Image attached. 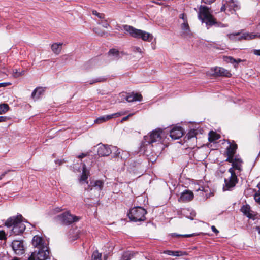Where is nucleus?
Listing matches in <instances>:
<instances>
[{"label": "nucleus", "mask_w": 260, "mask_h": 260, "mask_svg": "<svg viewBox=\"0 0 260 260\" xmlns=\"http://www.w3.org/2000/svg\"><path fill=\"white\" fill-rule=\"evenodd\" d=\"M212 13V11H211L208 7L201 5L198 12V18L202 22H205L207 27L213 25L219 27H226L228 26V25L226 24H225L217 22L213 16Z\"/></svg>", "instance_id": "nucleus-1"}, {"label": "nucleus", "mask_w": 260, "mask_h": 260, "mask_svg": "<svg viewBox=\"0 0 260 260\" xmlns=\"http://www.w3.org/2000/svg\"><path fill=\"white\" fill-rule=\"evenodd\" d=\"M120 28L123 29L125 31L128 33L129 35L134 38L139 39H141L144 41L151 42L153 39V36L151 34L141 29H139L134 27L128 25H122L121 27L118 26Z\"/></svg>", "instance_id": "nucleus-2"}, {"label": "nucleus", "mask_w": 260, "mask_h": 260, "mask_svg": "<svg viewBox=\"0 0 260 260\" xmlns=\"http://www.w3.org/2000/svg\"><path fill=\"white\" fill-rule=\"evenodd\" d=\"M22 218L21 215L10 217L5 222V225L7 227L13 226L12 232L15 235L23 233L25 230V225L22 222Z\"/></svg>", "instance_id": "nucleus-3"}, {"label": "nucleus", "mask_w": 260, "mask_h": 260, "mask_svg": "<svg viewBox=\"0 0 260 260\" xmlns=\"http://www.w3.org/2000/svg\"><path fill=\"white\" fill-rule=\"evenodd\" d=\"M146 214L147 211L144 208L138 206L132 208L127 215L131 221L138 222L145 220Z\"/></svg>", "instance_id": "nucleus-4"}, {"label": "nucleus", "mask_w": 260, "mask_h": 260, "mask_svg": "<svg viewBox=\"0 0 260 260\" xmlns=\"http://www.w3.org/2000/svg\"><path fill=\"white\" fill-rule=\"evenodd\" d=\"M162 131L160 129H156L153 131L149 135L144 137V143L146 145L151 144L155 142H161L162 139Z\"/></svg>", "instance_id": "nucleus-5"}, {"label": "nucleus", "mask_w": 260, "mask_h": 260, "mask_svg": "<svg viewBox=\"0 0 260 260\" xmlns=\"http://www.w3.org/2000/svg\"><path fill=\"white\" fill-rule=\"evenodd\" d=\"M55 219L62 224L69 225L77 221L79 218L72 215L69 212H66L56 216Z\"/></svg>", "instance_id": "nucleus-6"}, {"label": "nucleus", "mask_w": 260, "mask_h": 260, "mask_svg": "<svg viewBox=\"0 0 260 260\" xmlns=\"http://www.w3.org/2000/svg\"><path fill=\"white\" fill-rule=\"evenodd\" d=\"M104 186V182L102 180H92L90 182L88 187L86 188L87 190H94L95 193L99 194Z\"/></svg>", "instance_id": "nucleus-7"}, {"label": "nucleus", "mask_w": 260, "mask_h": 260, "mask_svg": "<svg viewBox=\"0 0 260 260\" xmlns=\"http://www.w3.org/2000/svg\"><path fill=\"white\" fill-rule=\"evenodd\" d=\"M34 253H35L36 258L37 259L46 260L49 258L50 252L47 245H45V246L38 248V251L37 254H36V252Z\"/></svg>", "instance_id": "nucleus-8"}, {"label": "nucleus", "mask_w": 260, "mask_h": 260, "mask_svg": "<svg viewBox=\"0 0 260 260\" xmlns=\"http://www.w3.org/2000/svg\"><path fill=\"white\" fill-rule=\"evenodd\" d=\"M12 248L15 253L18 255H21L24 253L23 241L20 240H13L12 242Z\"/></svg>", "instance_id": "nucleus-9"}, {"label": "nucleus", "mask_w": 260, "mask_h": 260, "mask_svg": "<svg viewBox=\"0 0 260 260\" xmlns=\"http://www.w3.org/2000/svg\"><path fill=\"white\" fill-rule=\"evenodd\" d=\"M225 185L223 186V190H231L238 182L237 176H230L229 178L224 179Z\"/></svg>", "instance_id": "nucleus-10"}, {"label": "nucleus", "mask_w": 260, "mask_h": 260, "mask_svg": "<svg viewBox=\"0 0 260 260\" xmlns=\"http://www.w3.org/2000/svg\"><path fill=\"white\" fill-rule=\"evenodd\" d=\"M111 146L101 144L98 148V153L100 156H107L112 153Z\"/></svg>", "instance_id": "nucleus-11"}, {"label": "nucleus", "mask_w": 260, "mask_h": 260, "mask_svg": "<svg viewBox=\"0 0 260 260\" xmlns=\"http://www.w3.org/2000/svg\"><path fill=\"white\" fill-rule=\"evenodd\" d=\"M212 71L213 72V74L216 76H224L229 77L231 76V74L228 70L221 67H216L212 69Z\"/></svg>", "instance_id": "nucleus-12"}, {"label": "nucleus", "mask_w": 260, "mask_h": 260, "mask_svg": "<svg viewBox=\"0 0 260 260\" xmlns=\"http://www.w3.org/2000/svg\"><path fill=\"white\" fill-rule=\"evenodd\" d=\"M184 132L181 127H174L170 132V136L172 139H179L183 135Z\"/></svg>", "instance_id": "nucleus-13"}, {"label": "nucleus", "mask_w": 260, "mask_h": 260, "mask_svg": "<svg viewBox=\"0 0 260 260\" xmlns=\"http://www.w3.org/2000/svg\"><path fill=\"white\" fill-rule=\"evenodd\" d=\"M193 194L192 191L186 190L181 193V196L178 199L179 202H188L191 201L193 198Z\"/></svg>", "instance_id": "nucleus-14"}, {"label": "nucleus", "mask_w": 260, "mask_h": 260, "mask_svg": "<svg viewBox=\"0 0 260 260\" xmlns=\"http://www.w3.org/2000/svg\"><path fill=\"white\" fill-rule=\"evenodd\" d=\"M181 35L184 38H191L193 34L191 32L188 23H182L181 25Z\"/></svg>", "instance_id": "nucleus-15"}, {"label": "nucleus", "mask_w": 260, "mask_h": 260, "mask_svg": "<svg viewBox=\"0 0 260 260\" xmlns=\"http://www.w3.org/2000/svg\"><path fill=\"white\" fill-rule=\"evenodd\" d=\"M32 244L33 246L38 249L41 248L45 245H47L46 243H45L43 239L40 236L38 235L35 236L32 240Z\"/></svg>", "instance_id": "nucleus-16"}, {"label": "nucleus", "mask_w": 260, "mask_h": 260, "mask_svg": "<svg viewBox=\"0 0 260 260\" xmlns=\"http://www.w3.org/2000/svg\"><path fill=\"white\" fill-rule=\"evenodd\" d=\"M142 96L141 94L134 92L128 93L125 98V100L128 102L141 101L142 100Z\"/></svg>", "instance_id": "nucleus-17"}, {"label": "nucleus", "mask_w": 260, "mask_h": 260, "mask_svg": "<svg viewBox=\"0 0 260 260\" xmlns=\"http://www.w3.org/2000/svg\"><path fill=\"white\" fill-rule=\"evenodd\" d=\"M226 5L227 7H228L229 11H230L231 13H233L236 10L240 9L238 2L237 1H234V0L226 1Z\"/></svg>", "instance_id": "nucleus-18"}, {"label": "nucleus", "mask_w": 260, "mask_h": 260, "mask_svg": "<svg viewBox=\"0 0 260 260\" xmlns=\"http://www.w3.org/2000/svg\"><path fill=\"white\" fill-rule=\"evenodd\" d=\"M182 213L186 218L190 220H193L196 216V212L192 209H184L183 210Z\"/></svg>", "instance_id": "nucleus-19"}, {"label": "nucleus", "mask_w": 260, "mask_h": 260, "mask_svg": "<svg viewBox=\"0 0 260 260\" xmlns=\"http://www.w3.org/2000/svg\"><path fill=\"white\" fill-rule=\"evenodd\" d=\"M44 91V90L42 87L36 88L31 93L32 98L35 100L38 99Z\"/></svg>", "instance_id": "nucleus-20"}, {"label": "nucleus", "mask_w": 260, "mask_h": 260, "mask_svg": "<svg viewBox=\"0 0 260 260\" xmlns=\"http://www.w3.org/2000/svg\"><path fill=\"white\" fill-rule=\"evenodd\" d=\"M62 43H54L51 45L52 51L56 54H59L62 49Z\"/></svg>", "instance_id": "nucleus-21"}, {"label": "nucleus", "mask_w": 260, "mask_h": 260, "mask_svg": "<svg viewBox=\"0 0 260 260\" xmlns=\"http://www.w3.org/2000/svg\"><path fill=\"white\" fill-rule=\"evenodd\" d=\"M237 149V145L236 144H230L226 148V154L234 155Z\"/></svg>", "instance_id": "nucleus-22"}, {"label": "nucleus", "mask_w": 260, "mask_h": 260, "mask_svg": "<svg viewBox=\"0 0 260 260\" xmlns=\"http://www.w3.org/2000/svg\"><path fill=\"white\" fill-rule=\"evenodd\" d=\"M242 160L239 158H235L234 161L233 162L232 167L234 169L238 170L239 171L241 170Z\"/></svg>", "instance_id": "nucleus-23"}, {"label": "nucleus", "mask_w": 260, "mask_h": 260, "mask_svg": "<svg viewBox=\"0 0 260 260\" xmlns=\"http://www.w3.org/2000/svg\"><path fill=\"white\" fill-rule=\"evenodd\" d=\"M219 138L220 136L214 132L211 131L209 133L208 140L211 142H214L219 139Z\"/></svg>", "instance_id": "nucleus-24"}, {"label": "nucleus", "mask_w": 260, "mask_h": 260, "mask_svg": "<svg viewBox=\"0 0 260 260\" xmlns=\"http://www.w3.org/2000/svg\"><path fill=\"white\" fill-rule=\"evenodd\" d=\"M111 119V115H104L101 116L97 119H96L94 121L95 123H102L103 122H106Z\"/></svg>", "instance_id": "nucleus-25"}, {"label": "nucleus", "mask_w": 260, "mask_h": 260, "mask_svg": "<svg viewBox=\"0 0 260 260\" xmlns=\"http://www.w3.org/2000/svg\"><path fill=\"white\" fill-rule=\"evenodd\" d=\"M241 211L248 218H251L252 214L250 213V207L248 205L243 206Z\"/></svg>", "instance_id": "nucleus-26"}, {"label": "nucleus", "mask_w": 260, "mask_h": 260, "mask_svg": "<svg viewBox=\"0 0 260 260\" xmlns=\"http://www.w3.org/2000/svg\"><path fill=\"white\" fill-rule=\"evenodd\" d=\"M109 56H112L113 59H118L119 57V52L115 49H111L108 52Z\"/></svg>", "instance_id": "nucleus-27"}, {"label": "nucleus", "mask_w": 260, "mask_h": 260, "mask_svg": "<svg viewBox=\"0 0 260 260\" xmlns=\"http://www.w3.org/2000/svg\"><path fill=\"white\" fill-rule=\"evenodd\" d=\"M237 41H241L242 40L251 39L252 38L250 37V34L249 33H244L241 35V32H240V35L237 37Z\"/></svg>", "instance_id": "nucleus-28"}, {"label": "nucleus", "mask_w": 260, "mask_h": 260, "mask_svg": "<svg viewBox=\"0 0 260 260\" xmlns=\"http://www.w3.org/2000/svg\"><path fill=\"white\" fill-rule=\"evenodd\" d=\"M106 80H107V78L104 77H98V78H96L95 79H92V80L89 81V83L90 85H92L95 83L104 82L106 81Z\"/></svg>", "instance_id": "nucleus-29"}, {"label": "nucleus", "mask_w": 260, "mask_h": 260, "mask_svg": "<svg viewBox=\"0 0 260 260\" xmlns=\"http://www.w3.org/2000/svg\"><path fill=\"white\" fill-rule=\"evenodd\" d=\"M134 255L135 253L130 252H124L121 257V260H130L134 256Z\"/></svg>", "instance_id": "nucleus-30"}, {"label": "nucleus", "mask_w": 260, "mask_h": 260, "mask_svg": "<svg viewBox=\"0 0 260 260\" xmlns=\"http://www.w3.org/2000/svg\"><path fill=\"white\" fill-rule=\"evenodd\" d=\"M96 63H97L96 59H95V58L89 60L88 62H87L85 63V67L86 69H89V68H92L95 66Z\"/></svg>", "instance_id": "nucleus-31"}, {"label": "nucleus", "mask_w": 260, "mask_h": 260, "mask_svg": "<svg viewBox=\"0 0 260 260\" xmlns=\"http://www.w3.org/2000/svg\"><path fill=\"white\" fill-rule=\"evenodd\" d=\"M197 133L194 129L190 130L185 137V139L186 140H190L192 138L196 137Z\"/></svg>", "instance_id": "nucleus-32"}, {"label": "nucleus", "mask_w": 260, "mask_h": 260, "mask_svg": "<svg viewBox=\"0 0 260 260\" xmlns=\"http://www.w3.org/2000/svg\"><path fill=\"white\" fill-rule=\"evenodd\" d=\"M170 235L173 237H177V238H179V237H193V236H194L197 235V234H194V233L192 234H185V235L178 234H176V233H172Z\"/></svg>", "instance_id": "nucleus-33"}, {"label": "nucleus", "mask_w": 260, "mask_h": 260, "mask_svg": "<svg viewBox=\"0 0 260 260\" xmlns=\"http://www.w3.org/2000/svg\"><path fill=\"white\" fill-rule=\"evenodd\" d=\"M240 35V32L236 33H231L227 35L228 38L233 41H237V37Z\"/></svg>", "instance_id": "nucleus-34"}, {"label": "nucleus", "mask_w": 260, "mask_h": 260, "mask_svg": "<svg viewBox=\"0 0 260 260\" xmlns=\"http://www.w3.org/2000/svg\"><path fill=\"white\" fill-rule=\"evenodd\" d=\"M226 61L231 63H236L237 64L243 61V60L241 59H235L231 56L226 57Z\"/></svg>", "instance_id": "nucleus-35"}, {"label": "nucleus", "mask_w": 260, "mask_h": 260, "mask_svg": "<svg viewBox=\"0 0 260 260\" xmlns=\"http://www.w3.org/2000/svg\"><path fill=\"white\" fill-rule=\"evenodd\" d=\"M112 153H113L114 157H119L120 153V150L116 146H111Z\"/></svg>", "instance_id": "nucleus-36"}, {"label": "nucleus", "mask_w": 260, "mask_h": 260, "mask_svg": "<svg viewBox=\"0 0 260 260\" xmlns=\"http://www.w3.org/2000/svg\"><path fill=\"white\" fill-rule=\"evenodd\" d=\"M9 110V106L7 104L0 105V114L6 113Z\"/></svg>", "instance_id": "nucleus-37"}, {"label": "nucleus", "mask_w": 260, "mask_h": 260, "mask_svg": "<svg viewBox=\"0 0 260 260\" xmlns=\"http://www.w3.org/2000/svg\"><path fill=\"white\" fill-rule=\"evenodd\" d=\"M102 254L98 252V251L93 252L92 255V260H101Z\"/></svg>", "instance_id": "nucleus-38"}, {"label": "nucleus", "mask_w": 260, "mask_h": 260, "mask_svg": "<svg viewBox=\"0 0 260 260\" xmlns=\"http://www.w3.org/2000/svg\"><path fill=\"white\" fill-rule=\"evenodd\" d=\"M88 178V175L86 174L85 165L84 164L83 167V172L81 178V180L82 181H86Z\"/></svg>", "instance_id": "nucleus-39"}, {"label": "nucleus", "mask_w": 260, "mask_h": 260, "mask_svg": "<svg viewBox=\"0 0 260 260\" xmlns=\"http://www.w3.org/2000/svg\"><path fill=\"white\" fill-rule=\"evenodd\" d=\"M92 14L98 16L100 19H104L105 18V14L103 13H100L98 12L96 10H93Z\"/></svg>", "instance_id": "nucleus-40"}, {"label": "nucleus", "mask_w": 260, "mask_h": 260, "mask_svg": "<svg viewBox=\"0 0 260 260\" xmlns=\"http://www.w3.org/2000/svg\"><path fill=\"white\" fill-rule=\"evenodd\" d=\"M254 198L255 202L260 204V189L259 188V190L257 192L255 193Z\"/></svg>", "instance_id": "nucleus-41"}, {"label": "nucleus", "mask_w": 260, "mask_h": 260, "mask_svg": "<svg viewBox=\"0 0 260 260\" xmlns=\"http://www.w3.org/2000/svg\"><path fill=\"white\" fill-rule=\"evenodd\" d=\"M179 18L183 20V22L182 23H187V18L185 13H182L179 15Z\"/></svg>", "instance_id": "nucleus-42"}, {"label": "nucleus", "mask_w": 260, "mask_h": 260, "mask_svg": "<svg viewBox=\"0 0 260 260\" xmlns=\"http://www.w3.org/2000/svg\"><path fill=\"white\" fill-rule=\"evenodd\" d=\"M187 253L185 251H175V256H181L186 255Z\"/></svg>", "instance_id": "nucleus-43"}, {"label": "nucleus", "mask_w": 260, "mask_h": 260, "mask_svg": "<svg viewBox=\"0 0 260 260\" xmlns=\"http://www.w3.org/2000/svg\"><path fill=\"white\" fill-rule=\"evenodd\" d=\"M125 112H117V113H114V114H111V119L113 117H119L121 115H123L124 114H125Z\"/></svg>", "instance_id": "nucleus-44"}, {"label": "nucleus", "mask_w": 260, "mask_h": 260, "mask_svg": "<svg viewBox=\"0 0 260 260\" xmlns=\"http://www.w3.org/2000/svg\"><path fill=\"white\" fill-rule=\"evenodd\" d=\"M164 253L168 254L169 255L175 256V251L172 250H165L163 252Z\"/></svg>", "instance_id": "nucleus-45"}, {"label": "nucleus", "mask_w": 260, "mask_h": 260, "mask_svg": "<svg viewBox=\"0 0 260 260\" xmlns=\"http://www.w3.org/2000/svg\"><path fill=\"white\" fill-rule=\"evenodd\" d=\"M94 31L95 32V33H96L98 35L101 36H102L103 35H104L105 34V32L103 31L100 30L98 28H96L94 29Z\"/></svg>", "instance_id": "nucleus-46"}, {"label": "nucleus", "mask_w": 260, "mask_h": 260, "mask_svg": "<svg viewBox=\"0 0 260 260\" xmlns=\"http://www.w3.org/2000/svg\"><path fill=\"white\" fill-rule=\"evenodd\" d=\"M228 156V157L225 160L226 161L232 162L233 164V162L234 161V155H227Z\"/></svg>", "instance_id": "nucleus-47"}, {"label": "nucleus", "mask_w": 260, "mask_h": 260, "mask_svg": "<svg viewBox=\"0 0 260 260\" xmlns=\"http://www.w3.org/2000/svg\"><path fill=\"white\" fill-rule=\"evenodd\" d=\"M234 168L232 167V168L229 169V172L231 173V176H237V175L235 172L234 170Z\"/></svg>", "instance_id": "nucleus-48"}, {"label": "nucleus", "mask_w": 260, "mask_h": 260, "mask_svg": "<svg viewBox=\"0 0 260 260\" xmlns=\"http://www.w3.org/2000/svg\"><path fill=\"white\" fill-rule=\"evenodd\" d=\"M6 239V234L4 231H0V240Z\"/></svg>", "instance_id": "nucleus-49"}, {"label": "nucleus", "mask_w": 260, "mask_h": 260, "mask_svg": "<svg viewBox=\"0 0 260 260\" xmlns=\"http://www.w3.org/2000/svg\"><path fill=\"white\" fill-rule=\"evenodd\" d=\"M98 23L100 24H101L102 25V26L106 28H107L109 26V24L106 21H105L103 23L98 22Z\"/></svg>", "instance_id": "nucleus-50"}, {"label": "nucleus", "mask_w": 260, "mask_h": 260, "mask_svg": "<svg viewBox=\"0 0 260 260\" xmlns=\"http://www.w3.org/2000/svg\"><path fill=\"white\" fill-rule=\"evenodd\" d=\"M215 0H202V2L206 4H211L214 2Z\"/></svg>", "instance_id": "nucleus-51"}, {"label": "nucleus", "mask_w": 260, "mask_h": 260, "mask_svg": "<svg viewBox=\"0 0 260 260\" xmlns=\"http://www.w3.org/2000/svg\"><path fill=\"white\" fill-rule=\"evenodd\" d=\"M133 115V114H129L128 115H127V116H125L124 117H123L122 119H121V122H123V121H126L128 119V118L132 116V115Z\"/></svg>", "instance_id": "nucleus-52"}, {"label": "nucleus", "mask_w": 260, "mask_h": 260, "mask_svg": "<svg viewBox=\"0 0 260 260\" xmlns=\"http://www.w3.org/2000/svg\"><path fill=\"white\" fill-rule=\"evenodd\" d=\"M211 229L212 231L216 235H217L219 233V231L216 229V227L214 225H212L211 226Z\"/></svg>", "instance_id": "nucleus-53"}, {"label": "nucleus", "mask_w": 260, "mask_h": 260, "mask_svg": "<svg viewBox=\"0 0 260 260\" xmlns=\"http://www.w3.org/2000/svg\"><path fill=\"white\" fill-rule=\"evenodd\" d=\"M88 155V153H81V154L79 155L77 157L78 158H80V159H82L85 157H86V156H87Z\"/></svg>", "instance_id": "nucleus-54"}, {"label": "nucleus", "mask_w": 260, "mask_h": 260, "mask_svg": "<svg viewBox=\"0 0 260 260\" xmlns=\"http://www.w3.org/2000/svg\"><path fill=\"white\" fill-rule=\"evenodd\" d=\"M10 85H11V83L9 82L0 83V87H6Z\"/></svg>", "instance_id": "nucleus-55"}, {"label": "nucleus", "mask_w": 260, "mask_h": 260, "mask_svg": "<svg viewBox=\"0 0 260 260\" xmlns=\"http://www.w3.org/2000/svg\"><path fill=\"white\" fill-rule=\"evenodd\" d=\"M19 73H20V72H19L17 69L13 70V74H14V76L15 77L17 78V77H19V76H17V75L19 74Z\"/></svg>", "instance_id": "nucleus-56"}, {"label": "nucleus", "mask_w": 260, "mask_h": 260, "mask_svg": "<svg viewBox=\"0 0 260 260\" xmlns=\"http://www.w3.org/2000/svg\"><path fill=\"white\" fill-rule=\"evenodd\" d=\"M228 8L227 7L226 3L225 4H224L222 6L221 8V11H225V10Z\"/></svg>", "instance_id": "nucleus-57"}, {"label": "nucleus", "mask_w": 260, "mask_h": 260, "mask_svg": "<svg viewBox=\"0 0 260 260\" xmlns=\"http://www.w3.org/2000/svg\"><path fill=\"white\" fill-rule=\"evenodd\" d=\"M253 52L254 54L257 55V56H260V49H259V50L254 49V50H253Z\"/></svg>", "instance_id": "nucleus-58"}, {"label": "nucleus", "mask_w": 260, "mask_h": 260, "mask_svg": "<svg viewBox=\"0 0 260 260\" xmlns=\"http://www.w3.org/2000/svg\"><path fill=\"white\" fill-rule=\"evenodd\" d=\"M10 171V170H7L5 172H4L3 173H2L1 175H0V180H2L3 179V177H4V176L8 173V172H9Z\"/></svg>", "instance_id": "nucleus-59"}, {"label": "nucleus", "mask_w": 260, "mask_h": 260, "mask_svg": "<svg viewBox=\"0 0 260 260\" xmlns=\"http://www.w3.org/2000/svg\"><path fill=\"white\" fill-rule=\"evenodd\" d=\"M134 51H137V52H140V53L142 52L141 49L140 47H135L134 48Z\"/></svg>", "instance_id": "nucleus-60"}, {"label": "nucleus", "mask_w": 260, "mask_h": 260, "mask_svg": "<svg viewBox=\"0 0 260 260\" xmlns=\"http://www.w3.org/2000/svg\"><path fill=\"white\" fill-rule=\"evenodd\" d=\"M7 117L6 116H0V122L6 121Z\"/></svg>", "instance_id": "nucleus-61"}, {"label": "nucleus", "mask_w": 260, "mask_h": 260, "mask_svg": "<svg viewBox=\"0 0 260 260\" xmlns=\"http://www.w3.org/2000/svg\"><path fill=\"white\" fill-rule=\"evenodd\" d=\"M253 229H255V231H257L258 233L260 235V226H256L255 227H254Z\"/></svg>", "instance_id": "nucleus-62"}, {"label": "nucleus", "mask_w": 260, "mask_h": 260, "mask_svg": "<svg viewBox=\"0 0 260 260\" xmlns=\"http://www.w3.org/2000/svg\"><path fill=\"white\" fill-rule=\"evenodd\" d=\"M24 73H25V71L24 70H22L21 72H20V73H19V74L17 75V76H20L21 75H23L24 74Z\"/></svg>", "instance_id": "nucleus-63"}, {"label": "nucleus", "mask_w": 260, "mask_h": 260, "mask_svg": "<svg viewBox=\"0 0 260 260\" xmlns=\"http://www.w3.org/2000/svg\"><path fill=\"white\" fill-rule=\"evenodd\" d=\"M257 187L260 189V182L257 184Z\"/></svg>", "instance_id": "nucleus-64"}]
</instances>
